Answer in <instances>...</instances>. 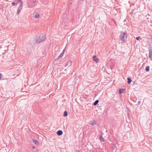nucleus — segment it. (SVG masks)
Masks as SVG:
<instances>
[{"instance_id": "f257e3e1", "label": "nucleus", "mask_w": 152, "mask_h": 152, "mask_svg": "<svg viewBox=\"0 0 152 152\" xmlns=\"http://www.w3.org/2000/svg\"><path fill=\"white\" fill-rule=\"evenodd\" d=\"M46 39V37L45 35H42L41 36L36 38L35 39V41L37 43H39L45 41Z\"/></svg>"}, {"instance_id": "f03ea898", "label": "nucleus", "mask_w": 152, "mask_h": 152, "mask_svg": "<svg viewBox=\"0 0 152 152\" xmlns=\"http://www.w3.org/2000/svg\"><path fill=\"white\" fill-rule=\"evenodd\" d=\"M119 38L120 39L123 41L124 42L125 39H126V33L125 32H121Z\"/></svg>"}, {"instance_id": "7ed1b4c3", "label": "nucleus", "mask_w": 152, "mask_h": 152, "mask_svg": "<svg viewBox=\"0 0 152 152\" xmlns=\"http://www.w3.org/2000/svg\"><path fill=\"white\" fill-rule=\"evenodd\" d=\"M36 2V0H30L28 1V4L30 7H32L35 6L34 3Z\"/></svg>"}, {"instance_id": "20e7f679", "label": "nucleus", "mask_w": 152, "mask_h": 152, "mask_svg": "<svg viewBox=\"0 0 152 152\" xmlns=\"http://www.w3.org/2000/svg\"><path fill=\"white\" fill-rule=\"evenodd\" d=\"M18 1L20 3V6L18 7L17 10V14L18 15L20 12V10L22 8L23 3L21 0H19Z\"/></svg>"}, {"instance_id": "39448f33", "label": "nucleus", "mask_w": 152, "mask_h": 152, "mask_svg": "<svg viewBox=\"0 0 152 152\" xmlns=\"http://www.w3.org/2000/svg\"><path fill=\"white\" fill-rule=\"evenodd\" d=\"M93 59L94 61H95L96 63L99 62V60L98 58H97L96 56H94L93 57Z\"/></svg>"}, {"instance_id": "423d86ee", "label": "nucleus", "mask_w": 152, "mask_h": 152, "mask_svg": "<svg viewBox=\"0 0 152 152\" xmlns=\"http://www.w3.org/2000/svg\"><path fill=\"white\" fill-rule=\"evenodd\" d=\"M64 51H65V49H64L63 50V51L61 53L60 55L58 57V58H57L56 59H58L62 57L63 56L64 54Z\"/></svg>"}, {"instance_id": "0eeeda50", "label": "nucleus", "mask_w": 152, "mask_h": 152, "mask_svg": "<svg viewBox=\"0 0 152 152\" xmlns=\"http://www.w3.org/2000/svg\"><path fill=\"white\" fill-rule=\"evenodd\" d=\"M63 132L61 130H58L57 132V134L59 136H61L63 134Z\"/></svg>"}, {"instance_id": "6e6552de", "label": "nucleus", "mask_w": 152, "mask_h": 152, "mask_svg": "<svg viewBox=\"0 0 152 152\" xmlns=\"http://www.w3.org/2000/svg\"><path fill=\"white\" fill-rule=\"evenodd\" d=\"M97 123V122L96 121H91L90 124L92 125H94L95 124H96Z\"/></svg>"}, {"instance_id": "1a4fd4ad", "label": "nucleus", "mask_w": 152, "mask_h": 152, "mask_svg": "<svg viewBox=\"0 0 152 152\" xmlns=\"http://www.w3.org/2000/svg\"><path fill=\"white\" fill-rule=\"evenodd\" d=\"M125 91V89H119V93L121 94L124 93Z\"/></svg>"}, {"instance_id": "9d476101", "label": "nucleus", "mask_w": 152, "mask_h": 152, "mask_svg": "<svg viewBox=\"0 0 152 152\" xmlns=\"http://www.w3.org/2000/svg\"><path fill=\"white\" fill-rule=\"evenodd\" d=\"M149 57L152 60V51H150L149 54Z\"/></svg>"}, {"instance_id": "9b49d317", "label": "nucleus", "mask_w": 152, "mask_h": 152, "mask_svg": "<svg viewBox=\"0 0 152 152\" xmlns=\"http://www.w3.org/2000/svg\"><path fill=\"white\" fill-rule=\"evenodd\" d=\"M99 102V100H96L93 104V105L94 106L96 105Z\"/></svg>"}, {"instance_id": "f8f14e48", "label": "nucleus", "mask_w": 152, "mask_h": 152, "mask_svg": "<svg viewBox=\"0 0 152 152\" xmlns=\"http://www.w3.org/2000/svg\"><path fill=\"white\" fill-rule=\"evenodd\" d=\"M33 141L36 145H38L39 144V142L37 140H33Z\"/></svg>"}, {"instance_id": "ddd939ff", "label": "nucleus", "mask_w": 152, "mask_h": 152, "mask_svg": "<svg viewBox=\"0 0 152 152\" xmlns=\"http://www.w3.org/2000/svg\"><path fill=\"white\" fill-rule=\"evenodd\" d=\"M71 65V61H69L67 62L65 65V66L66 67L68 66L69 64Z\"/></svg>"}, {"instance_id": "4468645a", "label": "nucleus", "mask_w": 152, "mask_h": 152, "mask_svg": "<svg viewBox=\"0 0 152 152\" xmlns=\"http://www.w3.org/2000/svg\"><path fill=\"white\" fill-rule=\"evenodd\" d=\"M34 17L36 18H37L39 17V15L37 14V13H34Z\"/></svg>"}, {"instance_id": "2eb2a0df", "label": "nucleus", "mask_w": 152, "mask_h": 152, "mask_svg": "<svg viewBox=\"0 0 152 152\" xmlns=\"http://www.w3.org/2000/svg\"><path fill=\"white\" fill-rule=\"evenodd\" d=\"M99 138L100 140L102 142H104V138L102 136H100L99 137Z\"/></svg>"}, {"instance_id": "dca6fc26", "label": "nucleus", "mask_w": 152, "mask_h": 152, "mask_svg": "<svg viewBox=\"0 0 152 152\" xmlns=\"http://www.w3.org/2000/svg\"><path fill=\"white\" fill-rule=\"evenodd\" d=\"M67 115H68L67 112L66 111H65L64 112V116H67Z\"/></svg>"}, {"instance_id": "f3484780", "label": "nucleus", "mask_w": 152, "mask_h": 152, "mask_svg": "<svg viewBox=\"0 0 152 152\" xmlns=\"http://www.w3.org/2000/svg\"><path fill=\"white\" fill-rule=\"evenodd\" d=\"M128 83L129 84H130L132 81L131 79L130 78H128Z\"/></svg>"}, {"instance_id": "a211bd4d", "label": "nucleus", "mask_w": 152, "mask_h": 152, "mask_svg": "<svg viewBox=\"0 0 152 152\" xmlns=\"http://www.w3.org/2000/svg\"><path fill=\"white\" fill-rule=\"evenodd\" d=\"M145 69L148 72L149 70V66H147L146 67Z\"/></svg>"}, {"instance_id": "6ab92c4d", "label": "nucleus", "mask_w": 152, "mask_h": 152, "mask_svg": "<svg viewBox=\"0 0 152 152\" xmlns=\"http://www.w3.org/2000/svg\"><path fill=\"white\" fill-rule=\"evenodd\" d=\"M11 4L13 6L17 5V3H15V2H12V3Z\"/></svg>"}, {"instance_id": "aec40b11", "label": "nucleus", "mask_w": 152, "mask_h": 152, "mask_svg": "<svg viewBox=\"0 0 152 152\" xmlns=\"http://www.w3.org/2000/svg\"><path fill=\"white\" fill-rule=\"evenodd\" d=\"M19 0H16V1H15V3H17V4L19 2H20L19 1H18Z\"/></svg>"}, {"instance_id": "412c9836", "label": "nucleus", "mask_w": 152, "mask_h": 152, "mask_svg": "<svg viewBox=\"0 0 152 152\" xmlns=\"http://www.w3.org/2000/svg\"><path fill=\"white\" fill-rule=\"evenodd\" d=\"M2 76V75L1 73H0V80H1V77Z\"/></svg>"}, {"instance_id": "4be33fe9", "label": "nucleus", "mask_w": 152, "mask_h": 152, "mask_svg": "<svg viewBox=\"0 0 152 152\" xmlns=\"http://www.w3.org/2000/svg\"><path fill=\"white\" fill-rule=\"evenodd\" d=\"M140 38V37H136V39L137 40H138Z\"/></svg>"}, {"instance_id": "5701e85b", "label": "nucleus", "mask_w": 152, "mask_h": 152, "mask_svg": "<svg viewBox=\"0 0 152 152\" xmlns=\"http://www.w3.org/2000/svg\"><path fill=\"white\" fill-rule=\"evenodd\" d=\"M35 148V147H34V146H32V148L33 149H34V148Z\"/></svg>"}, {"instance_id": "b1692460", "label": "nucleus", "mask_w": 152, "mask_h": 152, "mask_svg": "<svg viewBox=\"0 0 152 152\" xmlns=\"http://www.w3.org/2000/svg\"><path fill=\"white\" fill-rule=\"evenodd\" d=\"M1 31V29H0V31Z\"/></svg>"}, {"instance_id": "393cba45", "label": "nucleus", "mask_w": 152, "mask_h": 152, "mask_svg": "<svg viewBox=\"0 0 152 152\" xmlns=\"http://www.w3.org/2000/svg\"><path fill=\"white\" fill-rule=\"evenodd\" d=\"M81 1H83V0H81Z\"/></svg>"}]
</instances>
